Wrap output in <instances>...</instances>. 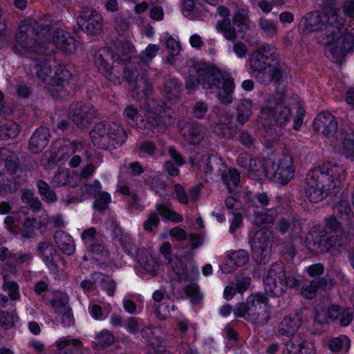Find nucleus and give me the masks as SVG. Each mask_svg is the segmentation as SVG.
<instances>
[{"label": "nucleus", "instance_id": "41", "mask_svg": "<svg viewBox=\"0 0 354 354\" xmlns=\"http://www.w3.org/2000/svg\"><path fill=\"white\" fill-rule=\"evenodd\" d=\"M277 216L274 208L264 209L262 211L254 212L253 223L258 227H265L274 223Z\"/></svg>", "mask_w": 354, "mask_h": 354}, {"label": "nucleus", "instance_id": "44", "mask_svg": "<svg viewBox=\"0 0 354 354\" xmlns=\"http://www.w3.org/2000/svg\"><path fill=\"white\" fill-rule=\"evenodd\" d=\"M19 133V126L12 120H4L0 122V139L8 140L15 138Z\"/></svg>", "mask_w": 354, "mask_h": 354}, {"label": "nucleus", "instance_id": "28", "mask_svg": "<svg viewBox=\"0 0 354 354\" xmlns=\"http://www.w3.org/2000/svg\"><path fill=\"white\" fill-rule=\"evenodd\" d=\"M327 14L321 11L306 13L300 21V26L310 31H319L325 27Z\"/></svg>", "mask_w": 354, "mask_h": 354}, {"label": "nucleus", "instance_id": "47", "mask_svg": "<svg viewBox=\"0 0 354 354\" xmlns=\"http://www.w3.org/2000/svg\"><path fill=\"white\" fill-rule=\"evenodd\" d=\"M252 104L249 100H242L236 108V121L243 126L252 115Z\"/></svg>", "mask_w": 354, "mask_h": 354}, {"label": "nucleus", "instance_id": "6", "mask_svg": "<svg viewBox=\"0 0 354 354\" xmlns=\"http://www.w3.org/2000/svg\"><path fill=\"white\" fill-rule=\"evenodd\" d=\"M91 142L97 147L111 150L122 146L127 139L123 127L115 122H100L90 131Z\"/></svg>", "mask_w": 354, "mask_h": 354}, {"label": "nucleus", "instance_id": "15", "mask_svg": "<svg viewBox=\"0 0 354 354\" xmlns=\"http://www.w3.org/2000/svg\"><path fill=\"white\" fill-rule=\"evenodd\" d=\"M233 115L220 109H215L208 117L210 127L218 136L225 138H234L237 131L230 125Z\"/></svg>", "mask_w": 354, "mask_h": 354}, {"label": "nucleus", "instance_id": "22", "mask_svg": "<svg viewBox=\"0 0 354 354\" xmlns=\"http://www.w3.org/2000/svg\"><path fill=\"white\" fill-rule=\"evenodd\" d=\"M337 121L329 112L319 113L313 122V129L326 137H334L337 131Z\"/></svg>", "mask_w": 354, "mask_h": 354}, {"label": "nucleus", "instance_id": "4", "mask_svg": "<svg viewBox=\"0 0 354 354\" xmlns=\"http://www.w3.org/2000/svg\"><path fill=\"white\" fill-rule=\"evenodd\" d=\"M149 106L150 110L147 118L138 124V128L142 134L158 136L164 133L169 125L174 123L175 118L162 100L153 98Z\"/></svg>", "mask_w": 354, "mask_h": 354}, {"label": "nucleus", "instance_id": "17", "mask_svg": "<svg viewBox=\"0 0 354 354\" xmlns=\"http://www.w3.org/2000/svg\"><path fill=\"white\" fill-rule=\"evenodd\" d=\"M81 238L87 251L93 259L99 261L104 257L107 256L108 251L102 240L97 236V232L95 227H91L83 230Z\"/></svg>", "mask_w": 354, "mask_h": 354}, {"label": "nucleus", "instance_id": "38", "mask_svg": "<svg viewBox=\"0 0 354 354\" xmlns=\"http://www.w3.org/2000/svg\"><path fill=\"white\" fill-rule=\"evenodd\" d=\"M57 63L55 60L45 58L39 59L36 63L37 77L42 81H46L47 78L53 81L54 72L57 66Z\"/></svg>", "mask_w": 354, "mask_h": 354}, {"label": "nucleus", "instance_id": "31", "mask_svg": "<svg viewBox=\"0 0 354 354\" xmlns=\"http://www.w3.org/2000/svg\"><path fill=\"white\" fill-rule=\"evenodd\" d=\"M302 318L299 312H296L294 317L286 316L279 322L277 331L279 336L290 337L295 334L299 326L301 325Z\"/></svg>", "mask_w": 354, "mask_h": 354}, {"label": "nucleus", "instance_id": "35", "mask_svg": "<svg viewBox=\"0 0 354 354\" xmlns=\"http://www.w3.org/2000/svg\"><path fill=\"white\" fill-rule=\"evenodd\" d=\"M283 71L281 68L269 64L265 70L256 74L257 81L263 85H269L272 82L279 83L283 77Z\"/></svg>", "mask_w": 354, "mask_h": 354}, {"label": "nucleus", "instance_id": "53", "mask_svg": "<svg viewBox=\"0 0 354 354\" xmlns=\"http://www.w3.org/2000/svg\"><path fill=\"white\" fill-rule=\"evenodd\" d=\"M352 209L348 201H341L333 208V214L340 221L346 222L349 221V216L352 214Z\"/></svg>", "mask_w": 354, "mask_h": 354}, {"label": "nucleus", "instance_id": "60", "mask_svg": "<svg viewBox=\"0 0 354 354\" xmlns=\"http://www.w3.org/2000/svg\"><path fill=\"white\" fill-rule=\"evenodd\" d=\"M68 297L63 292H57L53 299L50 301L51 306L56 313L64 310L68 306Z\"/></svg>", "mask_w": 354, "mask_h": 354}, {"label": "nucleus", "instance_id": "1", "mask_svg": "<svg viewBox=\"0 0 354 354\" xmlns=\"http://www.w3.org/2000/svg\"><path fill=\"white\" fill-rule=\"evenodd\" d=\"M346 170L337 163L325 162L311 169L306 178V197L312 203L323 201L330 191L340 187L346 178Z\"/></svg>", "mask_w": 354, "mask_h": 354}, {"label": "nucleus", "instance_id": "39", "mask_svg": "<svg viewBox=\"0 0 354 354\" xmlns=\"http://www.w3.org/2000/svg\"><path fill=\"white\" fill-rule=\"evenodd\" d=\"M219 176L221 177L229 192H238L240 185V173L236 169H230L228 171L226 170V168L223 169Z\"/></svg>", "mask_w": 354, "mask_h": 354}, {"label": "nucleus", "instance_id": "55", "mask_svg": "<svg viewBox=\"0 0 354 354\" xmlns=\"http://www.w3.org/2000/svg\"><path fill=\"white\" fill-rule=\"evenodd\" d=\"M340 139L342 140L344 149L348 156L354 157V131L340 129Z\"/></svg>", "mask_w": 354, "mask_h": 354}, {"label": "nucleus", "instance_id": "25", "mask_svg": "<svg viewBox=\"0 0 354 354\" xmlns=\"http://www.w3.org/2000/svg\"><path fill=\"white\" fill-rule=\"evenodd\" d=\"M50 45L52 48L56 46L66 54H71L76 48L75 41L73 37L62 29H56L53 35V43ZM53 51V48L47 52Z\"/></svg>", "mask_w": 354, "mask_h": 354}, {"label": "nucleus", "instance_id": "23", "mask_svg": "<svg viewBox=\"0 0 354 354\" xmlns=\"http://www.w3.org/2000/svg\"><path fill=\"white\" fill-rule=\"evenodd\" d=\"M294 174L293 158L290 155L284 154L279 160L277 169L273 173L272 178L276 183L283 185L292 178Z\"/></svg>", "mask_w": 354, "mask_h": 354}, {"label": "nucleus", "instance_id": "49", "mask_svg": "<svg viewBox=\"0 0 354 354\" xmlns=\"http://www.w3.org/2000/svg\"><path fill=\"white\" fill-rule=\"evenodd\" d=\"M350 346L351 341L346 335L333 337L328 341V348L333 353L347 352Z\"/></svg>", "mask_w": 354, "mask_h": 354}, {"label": "nucleus", "instance_id": "8", "mask_svg": "<svg viewBox=\"0 0 354 354\" xmlns=\"http://www.w3.org/2000/svg\"><path fill=\"white\" fill-rule=\"evenodd\" d=\"M305 246L311 253L319 254L330 250L340 252L348 247V242L346 239H338L324 231L311 230L306 237Z\"/></svg>", "mask_w": 354, "mask_h": 354}, {"label": "nucleus", "instance_id": "12", "mask_svg": "<svg viewBox=\"0 0 354 354\" xmlns=\"http://www.w3.org/2000/svg\"><path fill=\"white\" fill-rule=\"evenodd\" d=\"M97 115V111L92 104L82 102L72 103L68 109V118L81 130L87 129Z\"/></svg>", "mask_w": 354, "mask_h": 354}, {"label": "nucleus", "instance_id": "42", "mask_svg": "<svg viewBox=\"0 0 354 354\" xmlns=\"http://www.w3.org/2000/svg\"><path fill=\"white\" fill-rule=\"evenodd\" d=\"M59 354H84L82 343L79 339H63L57 342Z\"/></svg>", "mask_w": 354, "mask_h": 354}, {"label": "nucleus", "instance_id": "43", "mask_svg": "<svg viewBox=\"0 0 354 354\" xmlns=\"http://www.w3.org/2000/svg\"><path fill=\"white\" fill-rule=\"evenodd\" d=\"M37 191L42 200L49 204L54 203L57 201V197L53 185H50L44 180H37L36 181Z\"/></svg>", "mask_w": 354, "mask_h": 354}, {"label": "nucleus", "instance_id": "36", "mask_svg": "<svg viewBox=\"0 0 354 354\" xmlns=\"http://www.w3.org/2000/svg\"><path fill=\"white\" fill-rule=\"evenodd\" d=\"M182 84L175 77L165 76L163 78L162 92L164 96L169 101H177L181 93Z\"/></svg>", "mask_w": 354, "mask_h": 354}, {"label": "nucleus", "instance_id": "18", "mask_svg": "<svg viewBox=\"0 0 354 354\" xmlns=\"http://www.w3.org/2000/svg\"><path fill=\"white\" fill-rule=\"evenodd\" d=\"M288 337L289 339L284 343L285 349L288 354H316L314 344L308 335L297 332Z\"/></svg>", "mask_w": 354, "mask_h": 354}, {"label": "nucleus", "instance_id": "45", "mask_svg": "<svg viewBox=\"0 0 354 354\" xmlns=\"http://www.w3.org/2000/svg\"><path fill=\"white\" fill-rule=\"evenodd\" d=\"M111 57L109 48H103L98 50L95 55V64L98 70L103 74L106 75L109 71L111 66L108 62V58Z\"/></svg>", "mask_w": 354, "mask_h": 354}, {"label": "nucleus", "instance_id": "59", "mask_svg": "<svg viewBox=\"0 0 354 354\" xmlns=\"http://www.w3.org/2000/svg\"><path fill=\"white\" fill-rule=\"evenodd\" d=\"M3 279L2 288L8 291L10 298L13 301L19 299V286L17 282L11 281L8 274H4Z\"/></svg>", "mask_w": 354, "mask_h": 354}, {"label": "nucleus", "instance_id": "26", "mask_svg": "<svg viewBox=\"0 0 354 354\" xmlns=\"http://www.w3.org/2000/svg\"><path fill=\"white\" fill-rule=\"evenodd\" d=\"M28 26L31 29L32 32L37 39L39 44L43 46V50H46L45 44L52 45L50 43L52 26L50 24H46L42 20L31 21L28 22Z\"/></svg>", "mask_w": 354, "mask_h": 354}, {"label": "nucleus", "instance_id": "20", "mask_svg": "<svg viewBox=\"0 0 354 354\" xmlns=\"http://www.w3.org/2000/svg\"><path fill=\"white\" fill-rule=\"evenodd\" d=\"M15 38L17 44L28 50H35L46 55H50L52 52V50L47 52L46 50H43V46L38 43L37 39L28 26V21L22 22L19 26Z\"/></svg>", "mask_w": 354, "mask_h": 354}, {"label": "nucleus", "instance_id": "40", "mask_svg": "<svg viewBox=\"0 0 354 354\" xmlns=\"http://www.w3.org/2000/svg\"><path fill=\"white\" fill-rule=\"evenodd\" d=\"M113 53H111V58L113 60H121L122 62H129L131 57H129V54L131 51V44L129 41L126 40H117L113 41Z\"/></svg>", "mask_w": 354, "mask_h": 354}, {"label": "nucleus", "instance_id": "29", "mask_svg": "<svg viewBox=\"0 0 354 354\" xmlns=\"http://www.w3.org/2000/svg\"><path fill=\"white\" fill-rule=\"evenodd\" d=\"M50 137V131L47 127H39L30 138L29 149L34 153L42 151L48 144Z\"/></svg>", "mask_w": 354, "mask_h": 354}, {"label": "nucleus", "instance_id": "11", "mask_svg": "<svg viewBox=\"0 0 354 354\" xmlns=\"http://www.w3.org/2000/svg\"><path fill=\"white\" fill-rule=\"evenodd\" d=\"M353 318V308H342L337 305H330L326 309L317 311L315 315V321L319 324L332 322L339 324L342 327L348 326Z\"/></svg>", "mask_w": 354, "mask_h": 354}, {"label": "nucleus", "instance_id": "34", "mask_svg": "<svg viewBox=\"0 0 354 354\" xmlns=\"http://www.w3.org/2000/svg\"><path fill=\"white\" fill-rule=\"evenodd\" d=\"M54 241L64 254L71 256L75 251V243L73 237L62 230L55 232L53 236Z\"/></svg>", "mask_w": 354, "mask_h": 354}, {"label": "nucleus", "instance_id": "37", "mask_svg": "<svg viewBox=\"0 0 354 354\" xmlns=\"http://www.w3.org/2000/svg\"><path fill=\"white\" fill-rule=\"evenodd\" d=\"M0 160L4 163V167L10 174H15L20 166L18 155L6 147L0 149Z\"/></svg>", "mask_w": 354, "mask_h": 354}, {"label": "nucleus", "instance_id": "62", "mask_svg": "<svg viewBox=\"0 0 354 354\" xmlns=\"http://www.w3.org/2000/svg\"><path fill=\"white\" fill-rule=\"evenodd\" d=\"M238 165L248 171H252L257 167V163L255 158H252L248 153H241L237 158Z\"/></svg>", "mask_w": 354, "mask_h": 354}, {"label": "nucleus", "instance_id": "7", "mask_svg": "<svg viewBox=\"0 0 354 354\" xmlns=\"http://www.w3.org/2000/svg\"><path fill=\"white\" fill-rule=\"evenodd\" d=\"M268 299L261 294L250 295L245 302L239 303L234 310L236 317H245L254 325L261 326L270 319V308Z\"/></svg>", "mask_w": 354, "mask_h": 354}, {"label": "nucleus", "instance_id": "50", "mask_svg": "<svg viewBox=\"0 0 354 354\" xmlns=\"http://www.w3.org/2000/svg\"><path fill=\"white\" fill-rule=\"evenodd\" d=\"M91 277L94 279V282H98L101 285L102 288L106 290V293L109 296H113L116 283L113 279L109 277L97 272H93Z\"/></svg>", "mask_w": 354, "mask_h": 354}, {"label": "nucleus", "instance_id": "52", "mask_svg": "<svg viewBox=\"0 0 354 354\" xmlns=\"http://www.w3.org/2000/svg\"><path fill=\"white\" fill-rule=\"evenodd\" d=\"M138 261L147 272L153 273L158 265L156 261L153 258L147 251L143 250L138 255Z\"/></svg>", "mask_w": 354, "mask_h": 354}, {"label": "nucleus", "instance_id": "24", "mask_svg": "<svg viewBox=\"0 0 354 354\" xmlns=\"http://www.w3.org/2000/svg\"><path fill=\"white\" fill-rule=\"evenodd\" d=\"M37 251L49 270L54 274L57 273L59 269L57 262L61 257L53 245L48 242H40L37 245Z\"/></svg>", "mask_w": 354, "mask_h": 354}, {"label": "nucleus", "instance_id": "2", "mask_svg": "<svg viewBox=\"0 0 354 354\" xmlns=\"http://www.w3.org/2000/svg\"><path fill=\"white\" fill-rule=\"evenodd\" d=\"M283 95L278 90L276 96H268L261 106L258 118V128L263 136L271 141L282 134L292 118L290 108L283 102Z\"/></svg>", "mask_w": 354, "mask_h": 354}, {"label": "nucleus", "instance_id": "5", "mask_svg": "<svg viewBox=\"0 0 354 354\" xmlns=\"http://www.w3.org/2000/svg\"><path fill=\"white\" fill-rule=\"evenodd\" d=\"M185 88L189 91L196 90L201 84L210 93L218 92L221 89L223 82L227 80L218 70L204 63L194 64L189 68Z\"/></svg>", "mask_w": 354, "mask_h": 354}, {"label": "nucleus", "instance_id": "33", "mask_svg": "<svg viewBox=\"0 0 354 354\" xmlns=\"http://www.w3.org/2000/svg\"><path fill=\"white\" fill-rule=\"evenodd\" d=\"M342 221L334 215L325 219V227L320 231H324L327 234H332L333 236L338 239H346L348 242V246L350 245L353 235H347L342 230Z\"/></svg>", "mask_w": 354, "mask_h": 354}, {"label": "nucleus", "instance_id": "51", "mask_svg": "<svg viewBox=\"0 0 354 354\" xmlns=\"http://www.w3.org/2000/svg\"><path fill=\"white\" fill-rule=\"evenodd\" d=\"M21 200L29 208L32 209L35 212L41 209L42 203L41 201L38 197L35 196L34 192L30 189H22Z\"/></svg>", "mask_w": 354, "mask_h": 354}, {"label": "nucleus", "instance_id": "27", "mask_svg": "<svg viewBox=\"0 0 354 354\" xmlns=\"http://www.w3.org/2000/svg\"><path fill=\"white\" fill-rule=\"evenodd\" d=\"M198 169L205 174H215L219 176L225 165L221 159L214 154H205L201 156L198 163Z\"/></svg>", "mask_w": 354, "mask_h": 354}, {"label": "nucleus", "instance_id": "3", "mask_svg": "<svg viewBox=\"0 0 354 354\" xmlns=\"http://www.w3.org/2000/svg\"><path fill=\"white\" fill-rule=\"evenodd\" d=\"M105 76L115 84H121L122 80L127 82L131 90L137 94L142 93L147 96L153 91L152 85L148 82L146 75L138 72L133 58L129 62L113 60Z\"/></svg>", "mask_w": 354, "mask_h": 354}, {"label": "nucleus", "instance_id": "10", "mask_svg": "<svg viewBox=\"0 0 354 354\" xmlns=\"http://www.w3.org/2000/svg\"><path fill=\"white\" fill-rule=\"evenodd\" d=\"M273 238L272 231L260 230L250 241L252 257L258 264L266 265L270 261Z\"/></svg>", "mask_w": 354, "mask_h": 354}, {"label": "nucleus", "instance_id": "19", "mask_svg": "<svg viewBox=\"0 0 354 354\" xmlns=\"http://www.w3.org/2000/svg\"><path fill=\"white\" fill-rule=\"evenodd\" d=\"M31 259L32 255L30 253H12L7 248L0 246V261L4 262L3 267L4 272L17 275L19 272L18 267L24 263L28 264Z\"/></svg>", "mask_w": 354, "mask_h": 354}, {"label": "nucleus", "instance_id": "14", "mask_svg": "<svg viewBox=\"0 0 354 354\" xmlns=\"http://www.w3.org/2000/svg\"><path fill=\"white\" fill-rule=\"evenodd\" d=\"M72 80L71 72L65 66L57 64L51 83L52 95L60 99L67 98L73 88L74 84L71 83Z\"/></svg>", "mask_w": 354, "mask_h": 354}, {"label": "nucleus", "instance_id": "30", "mask_svg": "<svg viewBox=\"0 0 354 354\" xmlns=\"http://www.w3.org/2000/svg\"><path fill=\"white\" fill-rule=\"evenodd\" d=\"M277 227L281 234L288 232L292 237H299L302 232L301 221L295 215L281 218L277 222Z\"/></svg>", "mask_w": 354, "mask_h": 354}, {"label": "nucleus", "instance_id": "32", "mask_svg": "<svg viewBox=\"0 0 354 354\" xmlns=\"http://www.w3.org/2000/svg\"><path fill=\"white\" fill-rule=\"evenodd\" d=\"M28 207H21L17 212V224L23 236L30 238L34 234L35 219L28 216Z\"/></svg>", "mask_w": 354, "mask_h": 354}, {"label": "nucleus", "instance_id": "21", "mask_svg": "<svg viewBox=\"0 0 354 354\" xmlns=\"http://www.w3.org/2000/svg\"><path fill=\"white\" fill-rule=\"evenodd\" d=\"M178 131L186 140L194 145L199 143L205 134V128L193 120L180 122Z\"/></svg>", "mask_w": 354, "mask_h": 354}, {"label": "nucleus", "instance_id": "56", "mask_svg": "<svg viewBox=\"0 0 354 354\" xmlns=\"http://www.w3.org/2000/svg\"><path fill=\"white\" fill-rule=\"evenodd\" d=\"M159 47L155 44H149L145 51H142L138 57H134L133 60L135 64H147L151 62L153 57H155L156 53L158 51Z\"/></svg>", "mask_w": 354, "mask_h": 354}, {"label": "nucleus", "instance_id": "9", "mask_svg": "<svg viewBox=\"0 0 354 354\" xmlns=\"http://www.w3.org/2000/svg\"><path fill=\"white\" fill-rule=\"evenodd\" d=\"M326 44L336 46L330 49L334 62H338L354 48V32L348 27H325Z\"/></svg>", "mask_w": 354, "mask_h": 354}, {"label": "nucleus", "instance_id": "63", "mask_svg": "<svg viewBox=\"0 0 354 354\" xmlns=\"http://www.w3.org/2000/svg\"><path fill=\"white\" fill-rule=\"evenodd\" d=\"M232 20L234 24H237L239 26H241V31L243 30H249L250 19L248 11L243 9L237 10L234 13Z\"/></svg>", "mask_w": 354, "mask_h": 354}, {"label": "nucleus", "instance_id": "64", "mask_svg": "<svg viewBox=\"0 0 354 354\" xmlns=\"http://www.w3.org/2000/svg\"><path fill=\"white\" fill-rule=\"evenodd\" d=\"M259 25L261 30L268 37H273L277 32L276 24L272 21L265 17L259 19Z\"/></svg>", "mask_w": 354, "mask_h": 354}, {"label": "nucleus", "instance_id": "54", "mask_svg": "<svg viewBox=\"0 0 354 354\" xmlns=\"http://www.w3.org/2000/svg\"><path fill=\"white\" fill-rule=\"evenodd\" d=\"M234 88V84L232 80L227 79L225 82H223V92H221L219 90L218 92H216L218 95L219 101L221 103L224 104H230L232 102V93L233 92Z\"/></svg>", "mask_w": 354, "mask_h": 354}, {"label": "nucleus", "instance_id": "58", "mask_svg": "<svg viewBox=\"0 0 354 354\" xmlns=\"http://www.w3.org/2000/svg\"><path fill=\"white\" fill-rule=\"evenodd\" d=\"M248 261V254L245 250H239L234 251L229 255L227 263L230 266L241 267L244 266Z\"/></svg>", "mask_w": 354, "mask_h": 354}, {"label": "nucleus", "instance_id": "48", "mask_svg": "<svg viewBox=\"0 0 354 354\" xmlns=\"http://www.w3.org/2000/svg\"><path fill=\"white\" fill-rule=\"evenodd\" d=\"M216 29L222 32L224 37L228 41H234L237 39V33L235 28L232 26L230 19H223L217 21Z\"/></svg>", "mask_w": 354, "mask_h": 354}, {"label": "nucleus", "instance_id": "57", "mask_svg": "<svg viewBox=\"0 0 354 354\" xmlns=\"http://www.w3.org/2000/svg\"><path fill=\"white\" fill-rule=\"evenodd\" d=\"M269 64L270 63L262 58L259 53L254 51L250 55L249 66L252 71L259 73L261 71L265 70L266 67H268Z\"/></svg>", "mask_w": 354, "mask_h": 354}, {"label": "nucleus", "instance_id": "61", "mask_svg": "<svg viewBox=\"0 0 354 354\" xmlns=\"http://www.w3.org/2000/svg\"><path fill=\"white\" fill-rule=\"evenodd\" d=\"M114 342L113 335L108 330H102L97 334L93 341L94 346L106 347Z\"/></svg>", "mask_w": 354, "mask_h": 354}, {"label": "nucleus", "instance_id": "16", "mask_svg": "<svg viewBox=\"0 0 354 354\" xmlns=\"http://www.w3.org/2000/svg\"><path fill=\"white\" fill-rule=\"evenodd\" d=\"M77 24L86 34L97 35L102 31L103 18L95 10L88 6H83L77 19Z\"/></svg>", "mask_w": 354, "mask_h": 354}, {"label": "nucleus", "instance_id": "13", "mask_svg": "<svg viewBox=\"0 0 354 354\" xmlns=\"http://www.w3.org/2000/svg\"><path fill=\"white\" fill-rule=\"evenodd\" d=\"M286 279V266L279 261L272 263L263 278L265 290L274 297H281L284 294L285 286L282 285Z\"/></svg>", "mask_w": 354, "mask_h": 354}, {"label": "nucleus", "instance_id": "46", "mask_svg": "<svg viewBox=\"0 0 354 354\" xmlns=\"http://www.w3.org/2000/svg\"><path fill=\"white\" fill-rule=\"evenodd\" d=\"M156 212L160 214L162 218L174 222L180 223L183 221V216L173 211L170 203H160L156 205Z\"/></svg>", "mask_w": 354, "mask_h": 354}]
</instances>
